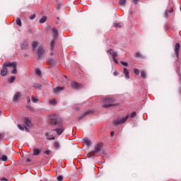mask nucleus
Here are the masks:
<instances>
[{
  "label": "nucleus",
  "mask_w": 181,
  "mask_h": 181,
  "mask_svg": "<svg viewBox=\"0 0 181 181\" xmlns=\"http://www.w3.org/2000/svg\"><path fill=\"white\" fill-rule=\"evenodd\" d=\"M0 139H2V134L0 133Z\"/></svg>",
  "instance_id": "obj_55"
},
{
  "label": "nucleus",
  "mask_w": 181,
  "mask_h": 181,
  "mask_svg": "<svg viewBox=\"0 0 181 181\" xmlns=\"http://www.w3.org/2000/svg\"><path fill=\"white\" fill-rule=\"evenodd\" d=\"M46 21H47V17L44 16L42 18H40V23H45V22H46Z\"/></svg>",
  "instance_id": "obj_24"
},
{
  "label": "nucleus",
  "mask_w": 181,
  "mask_h": 181,
  "mask_svg": "<svg viewBox=\"0 0 181 181\" xmlns=\"http://www.w3.org/2000/svg\"><path fill=\"white\" fill-rule=\"evenodd\" d=\"M37 56L38 59H42V57L45 56V49H43V47H38L37 50Z\"/></svg>",
  "instance_id": "obj_7"
},
{
  "label": "nucleus",
  "mask_w": 181,
  "mask_h": 181,
  "mask_svg": "<svg viewBox=\"0 0 181 181\" xmlns=\"http://www.w3.org/2000/svg\"><path fill=\"white\" fill-rule=\"evenodd\" d=\"M25 130L26 132H29V129H28V127H25Z\"/></svg>",
  "instance_id": "obj_48"
},
{
  "label": "nucleus",
  "mask_w": 181,
  "mask_h": 181,
  "mask_svg": "<svg viewBox=\"0 0 181 181\" xmlns=\"http://www.w3.org/2000/svg\"><path fill=\"white\" fill-rule=\"evenodd\" d=\"M124 74L125 75V78L129 80V71L127 68H124Z\"/></svg>",
  "instance_id": "obj_16"
},
{
  "label": "nucleus",
  "mask_w": 181,
  "mask_h": 181,
  "mask_svg": "<svg viewBox=\"0 0 181 181\" xmlns=\"http://www.w3.org/2000/svg\"><path fill=\"white\" fill-rule=\"evenodd\" d=\"M35 18H36V15L35 14H33V16H30V19L31 21H33V19H35Z\"/></svg>",
  "instance_id": "obj_41"
},
{
  "label": "nucleus",
  "mask_w": 181,
  "mask_h": 181,
  "mask_svg": "<svg viewBox=\"0 0 181 181\" xmlns=\"http://www.w3.org/2000/svg\"><path fill=\"white\" fill-rule=\"evenodd\" d=\"M52 40L50 42V46H54V43L56 42V40L59 37V31H57V29L56 28H52Z\"/></svg>",
  "instance_id": "obj_4"
},
{
  "label": "nucleus",
  "mask_w": 181,
  "mask_h": 181,
  "mask_svg": "<svg viewBox=\"0 0 181 181\" xmlns=\"http://www.w3.org/2000/svg\"><path fill=\"white\" fill-rule=\"evenodd\" d=\"M28 108L30 111H35V108L32 106H28Z\"/></svg>",
  "instance_id": "obj_39"
},
{
  "label": "nucleus",
  "mask_w": 181,
  "mask_h": 181,
  "mask_svg": "<svg viewBox=\"0 0 181 181\" xmlns=\"http://www.w3.org/2000/svg\"><path fill=\"white\" fill-rule=\"evenodd\" d=\"M35 73L37 76H42V71H40V69H35Z\"/></svg>",
  "instance_id": "obj_29"
},
{
  "label": "nucleus",
  "mask_w": 181,
  "mask_h": 181,
  "mask_svg": "<svg viewBox=\"0 0 181 181\" xmlns=\"http://www.w3.org/2000/svg\"><path fill=\"white\" fill-rule=\"evenodd\" d=\"M128 118H129V115H127L126 117L122 119L114 120L113 124L115 125V127H118V125H122V124H125V122H127Z\"/></svg>",
  "instance_id": "obj_2"
},
{
  "label": "nucleus",
  "mask_w": 181,
  "mask_h": 181,
  "mask_svg": "<svg viewBox=\"0 0 181 181\" xmlns=\"http://www.w3.org/2000/svg\"><path fill=\"white\" fill-rule=\"evenodd\" d=\"M16 25H18V26H22V21L20 18H18L16 19Z\"/></svg>",
  "instance_id": "obj_26"
},
{
  "label": "nucleus",
  "mask_w": 181,
  "mask_h": 181,
  "mask_svg": "<svg viewBox=\"0 0 181 181\" xmlns=\"http://www.w3.org/2000/svg\"><path fill=\"white\" fill-rule=\"evenodd\" d=\"M105 104L103 105V108H110V107H114L115 104L112 103H114V100L109 98V99H105L104 100Z\"/></svg>",
  "instance_id": "obj_6"
},
{
  "label": "nucleus",
  "mask_w": 181,
  "mask_h": 181,
  "mask_svg": "<svg viewBox=\"0 0 181 181\" xmlns=\"http://www.w3.org/2000/svg\"><path fill=\"white\" fill-rule=\"evenodd\" d=\"M48 124L51 128H53L52 131L57 132V135H62L64 132V127H63V120L59 119L53 115L49 117Z\"/></svg>",
  "instance_id": "obj_1"
},
{
  "label": "nucleus",
  "mask_w": 181,
  "mask_h": 181,
  "mask_svg": "<svg viewBox=\"0 0 181 181\" xmlns=\"http://www.w3.org/2000/svg\"><path fill=\"white\" fill-rule=\"evenodd\" d=\"M172 12H173V8H172L170 10L165 11V18H168V13H172Z\"/></svg>",
  "instance_id": "obj_21"
},
{
  "label": "nucleus",
  "mask_w": 181,
  "mask_h": 181,
  "mask_svg": "<svg viewBox=\"0 0 181 181\" xmlns=\"http://www.w3.org/2000/svg\"><path fill=\"white\" fill-rule=\"evenodd\" d=\"M33 155V156H37L38 155H40V149L34 148Z\"/></svg>",
  "instance_id": "obj_17"
},
{
  "label": "nucleus",
  "mask_w": 181,
  "mask_h": 181,
  "mask_svg": "<svg viewBox=\"0 0 181 181\" xmlns=\"http://www.w3.org/2000/svg\"><path fill=\"white\" fill-rule=\"evenodd\" d=\"M114 76H118V72H117V71H115L114 73H113Z\"/></svg>",
  "instance_id": "obj_46"
},
{
  "label": "nucleus",
  "mask_w": 181,
  "mask_h": 181,
  "mask_svg": "<svg viewBox=\"0 0 181 181\" xmlns=\"http://www.w3.org/2000/svg\"><path fill=\"white\" fill-rule=\"evenodd\" d=\"M180 49V46H175V54L177 56V62H179V50Z\"/></svg>",
  "instance_id": "obj_15"
},
{
  "label": "nucleus",
  "mask_w": 181,
  "mask_h": 181,
  "mask_svg": "<svg viewBox=\"0 0 181 181\" xmlns=\"http://www.w3.org/2000/svg\"><path fill=\"white\" fill-rule=\"evenodd\" d=\"M71 87H72V88H74L75 90H78V88H80V83H78L77 82H72Z\"/></svg>",
  "instance_id": "obj_13"
},
{
  "label": "nucleus",
  "mask_w": 181,
  "mask_h": 181,
  "mask_svg": "<svg viewBox=\"0 0 181 181\" xmlns=\"http://www.w3.org/2000/svg\"><path fill=\"white\" fill-rule=\"evenodd\" d=\"M21 98V93L16 92L13 98V101L14 103H16Z\"/></svg>",
  "instance_id": "obj_12"
},
{
  "label": "nucleus",
  "mask_w": 181,
  "mask_h": 181,
  "mask_svg": "<svg viewBox=\"0 0 181 181\" xmlns=\"http://www.w3.org/2000/svg\"><path fill=\"white\" fill-rule=\"evenodd\" d=\"M94 111L93 110H87L85 112L81 117H78V121H81V119H83L86 115H88L89 114H93Z\"/></svg>",
  "instance_id": "obj_10"
},
{
  "label": "nucleus",
  "mask_w": 181,
  "mask_h": 181,
  "mask_svg": "<svg viewBox=\"0 0 181 181\" xmlns=\"http://www.w3.org/2000/svg\"><path fill=\"white\" fill-rule=\"evenodd\" d=\"M28 41H23L21 45H23V46H28Z\"/></svg>",
  "instance_id": "obj_42"
},
{
  "label": "nucleus",
  "mask_w": 181,
  "mask_h": 181,
  "mask_svg": "<svg viewBox=\"0 0 181 181\" xmlns=\"http://www.w3.org/2000/svg\"><path fill=\"white\" fill-rule=\"evenodd\" d=\"M115 26L116 28H121V23H115Z\"/></svg>",
  "instance_id": "obj_36"
},
{
  "label": "nucleus",
  "mask_w": 181,
  "mask_h": 181,
  "mask_svg": "<svg viewBox=\"0 0 181 181\" xmlns=\"http://www.w3.org/2000/svg\"><path fill=\"white\" fill-rule=\"evenodd\" d=\"M6 67L9 66H5V64H4L3 69L1 71V76H2V77H5V76L8 74V69Z\"/></svg>",
  "instance_id": "obj_9"
},
{
  "label": "nucleus",
  "mask_w": 181,
  "mask_h": 181,
  "mask_svg": "<svg viewBox=\"0 0 181 181\" xmlns=\"http://www.w3.org/2000/svg\"><path fill=\"white\" fill-rule=\"evenodd\" d=\"M34 88H35L36 90H40V88H42V85L39 84V83H35L33 85Z\"/></svg>",
  "instance_id": "obj_20"
},
{
  "label": "nucleus",
  "mask_w": 181,
  "mask_h": 181,
  "mask_svg": "<svg viewBox=\"0 0 181 181\" xmlns=\"http://www.w3.org/2000/svg\"><path fill=\"white\" fill-rule=\"evenodd\" d=\"M0 159H1L3 162H6V160H8V157L6 156H2Z\"/></svg>",
  "instance_id": "obj_31"
},
{
  "label": "nucleus",
  "mask_w": 181,
  "mask_h": 181,
  "mask_svg": "<svg viewBox=\"0 0 181 181\" xmlns=\"http://www.w3.org/2000/svg\"><path fill=\"white\" fill-rule=\"evenodd\" d=\"M45 136L49 141L55 139L54 136H53V134H50L49 133H45Z\"/></svg>",
  "instance_id": "obj_14"
},
{
  "label": "nucleus",
  "mask_w": 181,
  "mask_h": 181,
  "mask_svg": "<svg viewBox=\"0 0 181 181\" xmlns=\"http://www.w3.org/2000/svg\"><path fill=\"white\" fill-rule=\"evenodd\" d=\"M16 79V78L15 76H11L9 79H8V82L9 83H13V81H15V80Z\"/></svg>",
  "instance_id": "obj_28"
},
{
  "label": "nucleus",
  "mask_w": 181,
  "mask_h": 181,
  "mask_svg": "<svg viewBox=\"0 0 181 181\" xmlns=\"http://www.w3.org/2000/svg\"><path fill=\"white\" fill-rule=\"evenodd\" d=\"M134 74H136V76H138L139 74V69H134Z\"/></svg>",
  "instance_id": "obj_35"
},
{
  "label": "nucleus",
  "mask_w": 181,
  "mask_h": 181,
  "mask_svg": "<svg viewBox=\"0 0 181 181\" xmlns=\"http://www.w3.org/2000/svg\"><path fill=\"white\" fill-rule=\"evenodd\" d=\"M60 91H63V87L58 86L54 88V93L57 94V93H60Z\"/></svg>",
  "instance_id": "obj_18"
},
{
  "label": "nucleus",
  "mask_w": 181,
  "mask_h": 181,
  "mask_svg": "<svg viewBox=\"0 0 181 181\" xmlns=\"http://www.w3.org/2000/svg\"><path fill=\"white\" fill-rule=\"evenodd\" d=\"M31 100H32L33 103H37V101H39V99H37V98H35L33 96H32Z\"/></svg>",
  "instance_id": "obj_30"
},
{
  "label": "nucleus",
  "mask_w": 181,
  "mask_h": 181,
  "mask_svg": "<svg viewBox=\"0 0 181 181\" xmlns=\"http://www.w3.org/2000/svg\"><path fill=\"white\" fill-rule=\"evenodd\" d=\"M33 52H35V50H36V46L33 47Z\"/></svg>",
  "instance_id": "obj_49"
},
{
  "label": "nucleus",
  "mask_w": 181,
  "mask_h": 181,
  "mask_svg": "<svg viewBox=\"0 0 181 181\" xmlns=\"http://www.w3.org/2000/svg\"><path fill=\"white\" fill-rule=\"evenodd\" d=\"M54 147L56 149H60V144H59V142L55 141V142L54 143Z\"/></svg>",
  "instance_id": "obj_25"
},
{
  "label": "nucleus",
  "mask_w": 181,
  "mask_h": 181,
  "mask_svg": "<svg viewBox=\"0 0 181 181\" xmlns=\"http://www.w3.org/2000/svg\"><path fill=\"white\" fill-rule=\"evenodd\" d=\"M57 180L58 181H63V176L62 175H59L57 177Z\"/></svg>",
  "instance_id": "obj_38"
},
{
  "label": "nucleus",
  "mask_w": 181,
  "mask_h": 181,
  "mask_svg": "<svg viewBox=\"0 0 181 181\" xmlns=\"http://www.w3.org/2000/svg\"><path fill=\"white\" fill-rule=\"evenodd\" d=\"M17 64L16 62H6L4 63L5 67H13V70L11 71L12 74H17L18 70L16 69Z\"/></svg>",
  "instance_id": "obj_3"
},
{
  "label": "nucleus",
  "mask_w": 181,
  "mask_h": 181,
  "mask_svg": "<svg viewBox=\"0 0 181 181\" xmlns=\"http://www.w3.org/2000/svg\"><path fill=\"white\" fill-rule=\"evenodd\" d=\"M45 155H50V150H47L45 151Z\"/></svg>",
  "instance_id": "obj_43"
},
{
  "label": "nucleus",
  "mask_w": 181,
  "mask_h": 181,
  "mask_svg": "<svg viewBox=\"0 0 181 181\" xmlns=\"http://www.w3.org/2000/svg\"><path fill=\"white\" fill-rule=\"evenodd\" d=\"M54 54H53V52H50V56H53Z\"/></svg>",
  "instance_id": "obj_52"
},
{
  "label": "nucleus",
  "mask_w": 181,
  "mask_h": 181,
  "mask_svg": "<svg viewBox=\"0 0 181 181\" xmlns=\"http://www.w3.org/2000/svg\"><path fill=\"white\" fill-rule=\"evenodd\" d=\"M141 77H142V78H146V71H141Z\"/></svg>",
  "instance_id": "obj_22"
},
{
  "label": "nucleus",
  "mask_w": 181,
  "mask_h": 181,
  "mask_svg": "<svg viewBox=\"0 0 181 181\" xmlns=\"http://www.w3.org/2000/svg\"><path fill=\"white\" fill-rule=\"evenodd\" d=\"M110 136H112V137L114 136V132H110Z\"/></svg>",
  "instance_id": "obj_47"
},
{
  "label": "nucleus",
  "mask_w": 181,
  "mask_h": 181,
  "mask_svg": "<svg viewBox=\"0 0 181 181\" xmlns=\"http://www.w3.org/2000/svg\"><path fill=\"white\" fill-rule=\"evenodd\" d=\"M175 46H180V44L176 43V44H175Z\"/></svg>",
  "instance_id": "obj_54"
},
{
  "label": "nucleus",
  "mask_w": 181,
  "mask_h": 181,
  "mask_svg": "<svg viewBox=\"0 0 181 181\" xmlns=\"http://www.w3.org/2000/svg\"><path fill=\"white\" fill-rule=\"evenodd\" d=\"M23 122L25 124V125H26V127H32V122L30 121V119L28 117H25L23 119Z\"/></svg>",
  "instance_id": "obj_11"
},
{
  "label": "nucleus",
  "mask_w": 181,
  "mask_h": 181,
  "mask_svg": "<svg viewBox=\"0 0 181 181\" xmlns=\"http://www.w3.org/2000/svg\"><path fill=\"white\" fill-rule=\"evenodd\" d=\"M134 4H135V5H136L138 4V0H133Z\"/></svg>",
  "instance_id": "obj_45"
},
{
  "label": "nucleus",
  "mask_w": 181,
  "mask_h": 181,
  "mask_svg": "<svg viewBox=\"0 0 181 181\" xmlns=\"http://www.w3.org/2000/svg\"><path fill=\"white\" fill-rule=\"evenodd\" d=\"M27 103L28 104L30 103V98L29 96L27 97Z\"/></svg>",
  "instance_id": "obj_44"
},
{
  "label": "nucleus",
  "mask_w": 181,
  "mask_h": 181,
  "mask_svg": "<svg viewBox=\"0 0 181 181\" xmlns=\"http://www.w3.org/2000/svg\"><path fill=\"white\" fill-rule=\"evenodd\" d=\"M54 47L52 46V47H50V50L52 51V50H54Z\"/></svg>",
  "instance_id": "obj_50"
},
{
  "label": "nucleus",
  "mask_w": 181,
  "mask_h": 181,
  "mask_svg": "<svg viewBox=\"0 0 181 181\" xmlns=\"http://www.w3.org/2000/svg\"><path fill=\"white\" fill-rule=\"evenodd\" d=\"M119 4L121 6H124V5H125V4H127V0H120L119 1Z\"/></svg>",
  "instance_id": "obj_27"
},
{
  "label": "nucleus",
  "mask_w": 181,
  "mask_h": 181,
  "mask_svg": "<svg viewBox=\"0 0 181 181\" xmlns=\"http://www.w3.org/2000/svg\"><path fill=\"white\" fill-rule=\"evenodd\" d=\"M49 62H53V60H52V59H50Z\"/></svg>",
  "instance_id": "obj_57"
},
{
  "label": "nucleus",
  "mask_w": 181,
  "mask_h": 181,
  "mask_svg": "<svg viewBox=\"0 0 181 181\" xmlns=\"http://www.w3.org/2000/svg\"><path fill=\"white\" fill-rule=\"evenodd\" d=\"M107 52L112 56V57L113 59V62H115V63H116V64H118L119 62L116 58L117 56H118V54L116 52H114V50L112 49H109Z\"/></svg>",
  "instance_id": "obj_8"
},
{
  "label": "nucleus",
  "mask_w": 181,
  "mask_h": 181,
  "mask_svg": "<svg viewBox=\"0 0 181 181\" xmlns=\"http://www.w3.org/2000/svg\"><path fill=\"white\" fill-rule=\"evenodd\" d=\"M121 64H122V66H124V67H128V63L125 62L124 61L120 62Z\"/></svg>",
  "instance_id": "obj_32"
},
{
  "label": "nucleus",
  "mask_w": 181,
  "mask_h": 181,
  "mask_svg": "<svg viewBox=\"0 0 181 181\" xmlns=\"http://www.w3.org/2000/svg\"><path fill=\"white\" fill-rule=\"evenodd\" d=\"M18 128H19V129H21V131H23L25 129V128H23V127H22V125L21 124L18 125Z\"/></svg>",
  "instance_id": "obj_40"
},
{
  "label": "nucleus",
  "mask_w": 181,
  "mask_h": 181,
  "mask_svg": "<svg viewBox=\"0 0 181 181\" xmlns=\"http://www.w3.org/2000/svg\"><path fill=\"white\" fill-rule=\"evenodd\" d=\"M49 104L51 105H56L57 104V102L56 101V99H52L49 101Z\"/></svg>",
  "instance_id": "obj_23"
},
{
  "label": "nucleus",
  "mask_w": 181,
  "mask_h": 181,
  "mask_svg": "<svg viewBox=\"0 0 181 181\" xmlns=\"http://www.w3.org/2000/svg\"><path fill=\"white\" fill-rule=\"evenodd\" d=\"M83 142L87 145V146H90V145H91V141H90L87 138L83 139Z\"/></svg>",
  "instance_id": "obj_19"
},
{
  "label": "nucleus",
  "mask_w": 181,
  "mask_h": 181,
  "mask_svg": "<svg viewBox=\"0 0 181 181\" xmlns=\"http://www.w3.org/2000/svg\"><path fill=\"white\" fill-rule=\"evenodd\" d=\"M39 45V42H36V41H34L33 43H32V46H38Z\"/></svg>",
  "instance_id": "obj_37"
},
{
  "label": "nucleus",
  "mask_w": 181,
  "mask_h": 181,
  "mask_svg": "<svg viewBox=\"0 0 181 181\" xmlns=\"http://www.w3.org/2000/svg\"><path fill=\"white\" fill-rule=\"evenodd\" d=\"M135 57L141 59V57H142V55L141 54V53L136 52V54H135Z\"/></svg>",
  "instance_id": "obj_33"
},
{
  "label": "nucleus",
  "mask_w": 181,
  "mask_h": 181,
  "mask_svg": "<svg viewBox=\"0 0 181 181\" xmlns=\"http://www.w3.org/2000/svg\"><path fill=\"white\" fill-rule=\"evenodd\" d=\"M103 148V143H99L95 146V150L92 151V155L89 158H93L94 155H98L101 152V148Z\"/></svg>",
  "instance_id": "obj_5"
},
{
  "label": "nucleus",
  "mask_w": 181,
  "mask_h": 181,
  "mask_svg": "<svg viewBox=\"0 0 181 181\" xmlns=\"http://www.w3.org/2000/svg\"><path fill=\"white\" fill-rule=\"evenodd\" d=\"M30 160H31L30 158H27L26 159V162H30Z\"/></svg>",
  "instance_id": "obj_51"
},
{
  "label": "nucleus",
  "mask_w": 181,
  "mask_h": 181,
  "mask_svg": "<svg viewBox=\"0 0 181 181\" xmlns=\"http://www.w3.org/2000/svg\"><path fill=\"white\" fill-rule=\"evenodd\" d=\"M21 49H25V47H21Z\"/></svg>",
  "instance_id": "obj_56"
},
{
  "label": "nucleus",
  "mask_w": 181,
  "mask_h": 181,
  "mask_svg": "<svg viewBox=\"0 0 181 181\" xmlns=\"http://www.w3.org/2000/svg\"><path fill=\"white\" fill-rule=\"evenodd\" d=\"M1 180H6V178L3 177V178L1 179Z\"/></svg>",
  "instance_id": "obj_53"
},
{
  "label": "nucleus",
  "mask_w": 181,
  "mask_h": 181,
  "mask_svg": "<svg viewBox=\"0 0 181 181\" xmlns=\"http://www.w3.org/2000/svg\"><path fill=\"white\" fill-rule=\"evenodd\" d=\"M136 115V112H132L130 115V118H134Z\"/></svg>",
  "instance_id": "obj_34"
}]
</instances>
